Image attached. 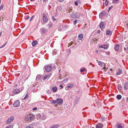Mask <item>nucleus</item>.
<instances>
[{
	"label": "nucleus",
	"instance_id": "obj_7",
	"mask_svg": "<svg viewBox=\"0 0 128 128\" xmlns=\"http://www.w3.org/2000/svg\"><path fill=\"white\" fill-rule=\"evenodd\" d=\"M106 24L105 22H102L99 24V26L100 28L101 29H104L105 28V25Z\"/></svg>",
	"mask_w": 128,
	"mask_h": 128
},
{
	"label": "nucleus",
	"instance_id": "obj_61",
	"mask_svg": "<svg viewBox=\"0 0 128 128\" xmlns=\"http://www.w3.org/2000/svg\"><path fill=\"white\" fill-rule=\"evenodd\" d=\"M54 20H56V19H55L54 18Z\"/></svg>",
	"mask_w": 128,
	"mask_h": 128
},
{
	"label": "nucleus",
	"instance_id": "obj_5",
	"mask_svg": "<svg viewBox=\"0 0 128 128\" xmlns=\"http://www.w3.org/2000/svg\"><path fill=\"white\" fill-rule=\"evenodd\" d=\"M74 84L72 83H69L66 86L65 88V89L68 90L69 88H71L74 86Z\"/></svg>",
	"mask_w": 128,
	"mask_h": 128
},
{
	"label": "nucleus",
	"instance_id": "obj_28",
	"mask_svg": "<svg viewBox=\"0 0 128 128\" xmlns=\"http://www.w3.org/2000/svg\"><path fill=\"white\" fill-rule=\"evenodd\" d=\"M119 46V45L118 44L117 45L115 46L114 47V49L115 50H119L118 49V47Z\"/></svg>",
	"mask_w": 128,
	"mask_h": 128
},
{
	"label": "nucleus",
	"instance_id": "obj_39",
	"mask_svg": "<svg viewBox=\"0 0 128 128\" xmlns=\"http://www.w3.org/2000/svg\"><path fill=\"white\" fill-rule=\"evenodd\" d=\"M74 4L76 6H78V3L77 2L75 1L74 2Z\"/></svg>",
	"mask_w": 128,
	"mask_h": 128
},
{
	"label": "nucleus",
	"instance_id": "obj_15",
	"mask_svg": "<svg viewBox=\"0 0 128 128\" xmlns=\"http://www.w3.org/2000/svg\"><path fill=\"white\" fill-rule=\"evenodd\" d=\"M40 30L42 32L44 33L46 32L47 31V29L44 28H42L40 29Z\"/></svg>",
	"mask_w": 128,
	"mask_h": 128
},
{
	"label": "nucleus",
	"instance_id": "obj_55",
	"mask_svg": "<svg viewBox=\"0 0 128 128\" xmlns=\"http://www.w3.org/2000/svg\"><path fill=\"white\" fill-rule=\"evenodd\" d=\"M126 100H127V101H128V98H126Z\"/></svg>",
	"mask_w": 128,
	"mask_h": 128
},
{
	"label": "nucleus",
	"instance_id": "obj_57",
	"mask_svg": "<svg viewBox=\"0 0 128 128\" xmlns=\"http://www.w3.org/2000/svg\"><path fill=\"white\" fill-rule=\"evenodd\" d=\"M64 27H67V26L66 25H64Z\"/></svg>",
	"mask_w": 128,
	"mask_h": 128
},
{
	"label": "nucleus",
	"instance_id": "obj_50",
	"mask_svg": "<svg viewBox=\"0 0 128 128\" xmlns=\"http://www.w3.org/2000/svg\"><path fill=\"white\" fill-rule=\"evenodd\" d=\"M124 51H126V50H127V48H125L124 47Z\"/></svg>",
	"mask_w": 128,
	"mask_h": 128
},
{
	"label": "nucleus",
	"instance_id": "obj_60",
	"mask_svg": "<svg viewBox=\"0 0 128 128\" xmlns=\"http://www.w3.org/2000/svg\"><path fill=\"white\" fill-rule=\"evenodd\" d=\"M91 64V62H90V64Z\"/></svg>",
	"mask_w": 128,
	"mask_h": 128
},
{
	"label": "nucleus",
	"instance_id": "obj_20",
	"mask_svg": "<svg viewBox=\"0 0 128 128\" xmlns=\"http://www.w3.org/2000/svg\"><path fill=\"white\" fill-rule=\"evenodd\" d=\"M116 127L118 128H123V127L122 126V124H120L119 123L117 124Z\"/></svg>",
	"mask_w": 128,
	"mask_h": 128
},
{
	"label": "nucleus",
	"instance_id": "obj_2",
	"mask_svg": "<svg viewBox=\"0 0 128 128\" xmlns=\"http://www.w3.org/2000/svg\"><path fill=\"white\" fill-rule=\"evenodd\" d=\"M14 117L13 116H11L8 118L6 122V124H10L14 120Z\"/></svg>",
	"mask_w": 128,
	"mask_h": 128
},
{
	"label": "nucleus",
	"instance_id": "obj_62",
	"mask_svg": "<svg viewBox=\"0 0 128 128\" xmlns=\"http://www.w3.org/2000/svg\"><path fill=\"white\" fill-rule=\"evenodd\" d=\"M15 86H17V85H16H16Z\"/></svg>",
	"mask_w": 128,
	"mask_h": 128
},
{
	"label": "nucleus",
	"instance_id": "obj_21",
	"mask_svg": "<svg viewBox=\"0 0 128 128\" xmlns=\"http://www.w3.org/2000/svg\"><path fill=\"white\" fill-rule=\"evenodd\" d=\"M122 72V71L120 69H118V72L116 73L117 75H119L121 74Z\"/></svg>",
	"mask_w": 128,
	"mask_h": 128
},
{
	"label": "nucleus",
	"instance_id": "obj_59",
	"mask_svg": "<svg viewBox=\"0 0 128 128\" xmlns=\"http://www.w3.org/2000/svg\"><path fill=\"white\" fill-rule=\"evenodd\" d=\"M110 70H112V69H111V68H110Z\"/></svg>",
	"mask_w": 128,
	"mask_h": 128
},
{
	"label": "nucleus",
	"instance_id": "obj_45",
	"mask_svg": "<svg viewBox=\"0 0 128 128\" xmlns=\"http://www.w3.org/2000/svg\"><path fill=\"white\" fill-rule=\"evenodd\" d=\"M32 127L30 126H26V128H32Z\"/></svg>",
	"mask_w": 128,
	"mask_h": 128
},
{
	"label": "nucleus",
	"instance_id": "obj_18",
	"mask_svg": "<svg viewBox=\"0 0 128 128\" xmlns=\"http://www.w3.org/2000/svg\"><path fill=\"white\" fill-rule=\"evenodd\" d=\"M42 77V76L41 75H38L36 77V80H39L41 79V78Z\"/></svg>",
	"mask_w": 128,
	"mask_h": 128
},
{
	"label": "nucleus",
	"instance_id": "obj_32",
	"mask_svg": "<svg viewBox=\"0 0 128 128\" xmlns=\"http://www.w3.org/2000/svg\"><path fill=\"white\" fill-rule=\"evenodd\" d=\"M118 89L121 90L122 88L120 85L118 84Z\"/></svg>",
	"mask_w": 128,
	"mask_h": 128
},
{
	"label": "nucleus",
	"instance_id": "obj_63",
	"mask_svg": "<svg viewBox=\"0 0 128 128\" xmlns=\"http://www.w3.org/2000/svg\"><path fill=\"white\" fill-rule=\"evenodd\" d=\"M44 1H45L46 0H44Z\"/></svg>",
	"mask_w": 128,
	"mask_h": 128
},
{
	"label": "nucleus",
	"instance_id": "obj_30",
	"mask_svg": "<svg viewBox=\"0 0 128 128\" xmlns=\"http://www.w3.org/2000/svg\"><path fill=\"white\" fill-rule=\"evenodd\" d=\"M68 78H66L62 81V82L64 83H66L68 82Z\"/></svg>",
	"mask_w": 128,
	"mask_h": 128
},
{
	"label": "nucleus",
	"instance_id": "obj_31",
	"mask_svg": "<svg viewBox=\"0 0 128 128\" xmlns=\"http://www.w3.org/2000/svg\"><path fill=\"white\" fill-rule=\"evenodd\" d=\"M53 25L50 22H49L48 24V26L50 27Z\"/></svg>",
	"mask_w": 128,
	"mask_h": 128
},
{
	"label": "nucleus",
	"instance_id": "obj_24",
	"mask_svg": "<svg viewBox=\"0 0 128 128\" xmlns=\"http://www.w3.org/2000/svg\"><path fill=\"white\" fill-rule=\"evenodd\" d=\"M58 125H54L50 127V128H58Z\"/></svg>",
	"mask_w": 128,
	"mask_h": 128
},
{
	"label": "nucleus",
	"instance_id": "obj_56",
	"mask_svg": "<svg viewBox=\"0 0 128 128\" xmlns=\"http://www.w3.org/2000/svg\"><path fill=\"white\" fill-rule=\"evenodd\" d=\"M77 14H78V13H75V16H78V15H77Z\"/></svg>",
	"mask_w": 128,
	"mask_h": 128
},
{
	"label": "nucleus",
	"instance_id": "obj_34",
	"mask_svg": "<svg viewBox=\"0 0 128 128\" xmlns=\"http://www.w3.org/2000/svg\"><path fill=\"white\" fill-rule=\"evenodd\" d=\"M13 126L12 125H10L6 127V128H13Z\"/></svg>",
	"mask_w": 128,
	"mask_h": 128
},
{
	"label": "nucleus",
	"instance_id": "obj_6",
	"mask_svg": "<svg viewBox=\"0 0 128 128\" xmlns=\"http://www.w3.org/2000/svg\"><path fill=\"white\" fill-rule=\"evenodd\" d=\"M56 104L59 105L62 104L63 103V100L61 98H58L56 100Z\"/></svg>",
	"mask_w": 128,
	"mask_h": 128
},
{
	"label": "nucleus",
	"instance_id": "obj_37",
	"mask_svg": "<svg viewBox=\"0 0 128 128\" xmlns=\"http://www.w3.org/2000/svg\"><path fill=\"white\" fill-rule=\"evenodd\" d=\"M113 8L112 6H110L108 9V11L109 12L111 9H112Z\"/></svg>",
	"mask_w": 128,
	"mask_h": 128
},
{
	"label": "nucleus",
	"instance_id": "obj_48",
	"mask_svg": "<svg viewBox=\"0 0 128 128\" xmlns=\"http://www.w3.org/2000/svg\"><path fill=\"white\" fill-rule=\"evenodd\" d=\"M47 92L48 93H50V91L48 90H47Z\"/></svg>",
	"mask_w": 128,
	"mask_h": 128
},
{
	"label": "nucleus",
	"instance_id": "obj_54",
	"mask_svg": "<svg viewBox=\"0 0 128 128\" xmlns=\"http://www.w3.org/2000/svg\"><path fill=\"white\" fill-rule=\"evenodd\" d=\"M127 50H128L127 52V53H128V47L127 48Z\"/></svg>",
	"mask_w": 128,
	"mask_h": 128
},
{
	"label": "nucleus",
	"instance_id": "obj_29",
	"mask_svg": "<svg viewBox=\"0 0 128 128\" xmlns=\"http://www.w3.org/2000/svg\"><path fill=\"white\" fill-rule=\"evenodd\" d=\"M96 61L98 62V64L99 66H102L103 64V63L101 62L100 61H98V60H96Z\"/></svg>",
	"mask_w": 128,
	"mask_h": 128
},
{
	"label": "nucleus",
	"instance_id": "obj_47",
	"mask_svg": "<svg viewBox=\"0 0 128 128\" xmlns=\"http://www.w3.org/2000/svg\"><path fill=\"white\" fill-rule=\"evenodd\" d=\"M6 43L4 44L3 46H2L0 47V48H2L4 47L6 45Z\"/></svg>",
	"mask_w": 128,
	"mask_h": 128
},
{
	"label": "nucleus",
	"instance_id": "obj_14",
	"mask_svg": "<svg viewBox=\"0 0 128 128\" xmlns=\"http://www.w3.org/2000/svg\"><path fill=\"white\" fill-rule=\"evenodd\" d=\"M112 32L109 30H107L106 31V34L107 35H111Z\"/></svg>",
	"mask_w": 128,
	"mask_h": 128
},
{
	"label": "nucleus",
	"instance_id": "obj_4",
	"mask_svg": "<svg viewBox=\"0 0 128 128\" xmlns=\"http://www.w3.org/2000/svg\"><path fill=\"white\" fill-rule=\"evenodd\" d=\"M44 68L46 71L48 72L52 70V68L51 66L49 65H46L44 66Z\"/></svg>",
	"mask_w": 128,
	"mask_h": 128
},
{
	"label": "nucleus",
	"instance_id": "obj_46",
	"mask_svg": "<svg viewBox=\"0 0 128 128\" xmlns=\"http://www.w3.org/2000/svg\"><path fill=\"white\" fill-rule=\"evenodd\" d=\"M34 18V16H32L30 20V21L33 19V18Z\"/></svg>",
	"mask_w": 128,
	"mask_h": 128
},
{
	"label": "nucleus",
	"instance_id": "obj_12",
	"mask_svg": "<svg viewBox=\"0 0 128 128\" xmlns=\"http://www.w3.org/2000/svg\"><path fill=\"white\" fill-rule=\"evenodd\" d=\"M12 92L14 94H17L19 93L20 92V90L19 89H15Z\"/></svg>",
	"mask_w": 128,
	"mask_h": 128
},
{
	"label": "nucleus",
	"instance_id": "obj_33",
	"mask_svg": "<svg viewBox=\"0 0 128 128\" xmlns=\"http://www.w3.org/2000/svg\"><path fill=\"white\" fill-rule=\"evenodd\" d=\"M51 103L53 104H56V100H53L51 101Z\"/></svg>",
	"mask_w": 128,
	"mask_h": 128
},
{
	"label": "nucleus",
	"instance_id": "obj_51",
	"mask_svg": "<svg viewBox=\"0 0 128 128\" xmlns=\"http://www.w3.org/2000/svg\"><path fill=\"white\" fill-rule=\"evenodd\" d=\"M100 30H98V31L97 32V33H100Z\"/></svg>",
	"mask_w": 128,
	"mask_h": 128
},
{
	"label": "nucleus",
	"instance_id": "obj_44",
	"mask_svg": "<svg viewBox=\"0 0 128 128\" xmlns=\"http://www.w3.org/2000/svg\"><path fill=\"white\" fill-rule=\"evenodd\" d=\"M37 108H36V107H34V108H33L32 110H37Z\"/></svg>",
	"mask_w": 128,
	"mask_h": 128
},
{
	"label": "nucleus",
	"instance_id": "obj_53",
	"mask_svg": "<svg viewBox=\"0 0 128 128\" xmlns=\"http://www.w3.org/2000/svg\"><path fill=\"white\" fill-rule=\"evenodd\" d=\"M106 68L105 66H104L103 68L104 69H105Z\"/></svg>",
	"mask_w": 128,
	"mask_h": 128
},
{
	"label": "nucleus",
	"instance_id": "obj_36",
	"mask_svg": "<svg viewBox=\"0 0 128 128\" xmlns=\"http://www.w3.org/2000/svg\"><path fill=\"white\" fill-rule=\"evenodd\" d=\"M28 95L27 94H26V95L25 97L24 98V100H25L26 99L28 98Z\"/></svg>",
	"mask_w": 128,
	"mask_h": 128
},
{
	"label": "nucleus",
	"instance_id": "obj_58",
	"mask_svg": "<svg viewBox=\"0 0 128 128\" xmlns=\"http://www.w3.org/2000/svg\"><path fill=\"white\" fill-rule=\"evenodd\" d=\"M1 1L0 0V4H1Z\"/></svg>",
	"mask_w": 128,
	"mask_h": 128
},
{
	"label": "nucleus",
	"instance_id": "obj_3",
	"mask_svg": "<svg viewBox=\"0 0 128 128\" xmlns=\"http://www.w3.org/2000/svg\"><path fill=\"white\" fill-rule=\"evenodd\" d=\"M42 19L44 22L46 23L47 22L48 20V18H47L46 15L44 13L42 14Z\"/></svg>",
	"mask_w": 128,
	"mask_h": 128
},
{
	"label": "nucleus",
	"instance_id": "obj_8",
	"mask_svg": "<svg viewBox=\"0 0 128 128\" xmlns=\"http://www.w3.org/2000/svg\"><path fill=\"white\" fill-rule=\"evenodd\" d=\"M70 16L72 18H80L79 15L75 16V13L72 14H70Z\"/></svg>",
	"mask_w": 128,
	"mask_h": 128
},
{
	"label": "nucleus",
	"instance_id": "obj_38",
	"mask_svg": "<svg viewBox=\"0 0 128 128\" xmlns=\"http://www.w3.org/2000/svg\"><path fill=\"white\" fill-rule=\"evenodd\" d=\"M3 5L2 4H1V6H0V10H1L3 8Z\"/></svg>",
	"mask_w": 128,
	"mask_h": 128
},
{
	"label": "nucleus",
	"instance_id": "obj_10",
	"mask_svg": "<svg viewBox=\"0 0 128 128\" xmlns=\"http://www.w3.org/2000/svg\"><path fill=\"white\" fill-rule=\"evenodd\" d=\"M40 118L41 120H44L46 118V116L43 114H39Z\"/></svg>",
	"mask_w": 128,
	"mask_h": 128
},
{
	"label": "nucleus",
	"instance_id": "obj_35",
	"mask_svg": "<svg viewBox=\"0 0 128 128\" xmlns=\"http://www.w3.org/2000/svg\"><path fill=\"white\" fill-rule=\"evenodd\" d=\"M58 30L59 31H61L62 30V27L60 26L58 29Z\"/></svg>",
	"mask_w": 128,
	"mask_h": 128
},
{
	"label": "nucleus",
	"instance_id": "obj_13",
	"mask_svg": "<svg viewBox=\"0 0 128 128\" xmlns=\"http://www.w3.org/2000/svg\"><path fill=\"white\" fill-rule=\"evenodd\" d=\"M124 88L126 90L128 89V82H127L125 83L124 84Z\"/></svg>",
	"mask_w": 128,
	"mask_h": 128
},
{
	"label": "nucleus",
	"instance_id": "obj_41",
	"mask_svg": "<svg viewBox=\"0 0 128 128\" xmlns=\"http://www.w3.org/2000/svg\"><path fill=\"white\" fill-rule=\"evenodd\" d=\"M99 47L100 48H104V46H103V45H101L99 46Z\"/></svg>",
	"mask_w": 128,
	"mask_h": 128
},
{
	"label": "nucleus",
	"instance_id": "obj_27",
	"mask_svg": "<svg viewBox=\"0 0 128 128\" xmlns=\"http://www.w3.org/2000/svg\"><path fill=\"white\" fill-rule=\"evenodd\" d=\"M79 100V98L78 97H76L74 100V103L75 104H76L78 102Z\"/></svg>",
	"mask_w": 128,
	"mask_h": 128
},
{
	"label": "nucleus",
	"instance_id": "obj_40",
	"mask_svg": "<svg viewBox=\"0 0 128 128\" xmlns=\"http://www.w3.org/2000/svg\"><path fill=\"white\" fill-rule=\"evenodd\" d=\"M77 22V20H76L74 21V22L73 24H76Z\"/></svg>",
	"mask_w": 128,
	"mask_h": 128
},
{
	"label": "nucleus",
	"instance_id": "obj_19",
	"mask_svg": "<svg viewBox=\"0 0 128 128\" xmlns=\"http://www.w3.org/2000/svg\"><path fill=\"white\" fill-rule=\"evenodd\" d=\"M37 43V42L36 40L32 42V44L33 46H35Z\"/></svg>",
	"mask_w": 128,
	"mask_h": 128
},
{
	"label": "nucleus",
	"instance_id": "obj_9",
	"mask_svg": "<svg viewBox=\"0 0 128 128\" xmlns=\"http://www.w3.org/2000/svg\"><path fill=\"white\" fill-rule=\"evenodd\" d=\"M20 102L19 100H17L13 104V106L14 107L18 106L20 105Z\"/></svg>",
	"mask_w": 128,
	"mask_h": 128
},
{
	"label": "nucleus",
	"instance_id": "obj_23",
	"mask_svg": "<svg viewBox=\"0 0 128 128\" xmlns=\"http://www.w3.org/2000/svg\"><path fill=\"white\" fill-rule=\"evenodd\" d=\"M108 45L107 44H104L103 45L104 48L105 49H107L108 47Z\"/></svg>",
	"mask_w": 128,
	"mask_h": 128
},
{
	"label": "nucleus",
	"instance_id": "obj_16",
	"mask_svg": "<svg viewBox=\"0 0 128 128\" xmlns=\"http://www.w3.org/2000/svg\"><path fill=\"white\" fill-rule=\"evenodd\" d=\"M103 126L101 123H99L96 125V128H102Z\"/></svg>",
	"mask_w": 128,
	"mask_h": 128
},
{
	"label": "nucleus",
	"instance_id": "obj_17",
	"mask_svg": "<svg viewBox=\"0 0 128 128\" xmlns=\"http://www.w3.org/2000/svg\"><path fill=\"white\" fill-rule=\"evenodd\" d=\"M57 88L56 86H54L52 87V90L53 92H55L57 90Z\"/></svg>",
	"mask_w": 128,
	"mask_h": 128
},
{
	"label": "nucleus",
	"instance_id": "obj_1",
	"mask_svg": "<svg viewBox=\"0 0 128 128\" xmlns=\"http://www.w3.org/2000/svg\"><path fill=\"white\" fill-rule=\"evenodd\" d=\"M34 117V116L31 114L27 115L26 117V120L28 121H30L32 120Z\"/></svg>",
	"mask_w": 128,
	"mask_h": 128
},
{
	"label": "nucleus",
	"instance_id": "obj_42",
	"mask_svg": "<svg viewBox=\"0 0 128 128\" xmlns=\"http://www.w3.org/2000/svg\"><path fill=\"white\" fill-rule=\"evenodd\" d=\"M105 4L106 5V6H107L108 4V1H107L106 0L105 1Z\"/></svg>",
	"mask_w": 128,
	"mask_h": 128
},
{
	"label": "nucleus",
	"instance_id": "obj_64",
	"mask_svg": "<svg viewBox=\"0 0 128 128\" xmlns=\"http://www.w3.org/2000/svg\"><path fill=\"white\" fill-rule=\"evenodd\" d=\"M0 35H1V34H0Z\"/></svg>",
	"mask_w": 128,
	"mask_h": 128
},
{
	"label": "nucleus",
	"instance_id": "obj_22",
	"mask_svg": "<svg viewBox=\"0 0 128 128\" xmlns=\"http://www.w3.org/2000/svg\"><path fill=\"white\" fill-rule=\"evenodd\" d=\"M83 36L82 34H80L78 36V39L80 40H82L83 38Z\"/></svg>",
	"mask_w": 128,
	"mask_h": 128
},
{
	"label": "nucleus",
	"instance_id": "obj_11",
	"mask_svg": "<svg viewBox=\"0 0 128 128\" xmlns=\"http://www.w3.org/2000/svg\"><path fill=\"white\" fill-rule=\"evenodd\" d=\"M106 14V13L104 12H102L101 13H100L99 15V18L100 19H102L103 17H104Z\"/></svg>",
	"mask_w": 128,
	"mask_h": 128
},
{
	"label": "nucleus",
	"instance_id": "obj_49",
	"mask_svg": "<svg viewBox=\"0 0 128 128\" xmlns=\"http://www.w3.org/2000/svg\"><path fill=\"white\" fill-rule=\"evenodd\" d=\"M29 18H30L29 16H27V17L26 18V20H28V19Z\"/></svg>",
	"mask_w": 128,
	"mask_h": 128
},
{
	"label": "nucleus",
	"instance_id": "obj_43",
	"mask_svg": "<svg viewBox=\"0 0 128 128\" xmlns=\"http://www.w3.org/2000/svg\"><path fill=\"white\" fill-rule=\"evenodd\" d=\"M85 70V69L84 68L80 70V71L82 72H83L84 70Z\"/></svg>",
	"mask_w": 128,
	"mask_h": 128
},
{
	"label": "nucleus",
	"instance_id": "obj_52",
	"mask_svg": "<svg viewBox=\"0 0 128 128\" xmlns=\"http://www.w3.org/2000/svg\"><path fill=\"white\" fill-rule=\"evenodd\" d=\"M60 87H61L62 88H63L62 86V85H60Z\"/></svg>",
	"mask_w": 128,
	"mask_h": 128
},
{
	"label": "nucleus",
	"instance_id": "obj_25",
	"mask_svg": "<svg viewBox=\"0 0 128 128\" xmlns=\"http://www.w3.org/2000/svg\"><path fill=\"white\" fill-rule=\"evenodd\" d=\"M50 76L49 74H46L44 76V79H46L48 78H49Z\"/></svg>",
	"mask_w": 128,
	"mask_h": 128
},
{
	"label": "nucleus",
	"instance_id": "obj_26",
	"mask_svg": "<svg viewBox=\"0 0 128 128\" xmlns=\"http://www.w3.org/2000/svg\"><path fill=\"white\" fill-rule=\"evenodd\" d=\"M122 96L120 95H118L116 96L118 100H120L122 98Z\"/></svg>",
	"mask_w": 128,
	"mask_h": 128
}]
</instances>
